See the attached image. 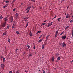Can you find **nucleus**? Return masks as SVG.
<instances>
[{
    "instance_id": "f257e3e1",
    "label": "nucleus",
    "mask_w": 73,
    "mask_h": 73,
    "mask_svg": "<svg viewBox=\"0 0 73 73\" xmlns=\"http://www.w3.org/2000/svg\"><path fill=\"white\" fill-rule=\"evenodd\" d=\"M2 27H4L6 26V22H4L1 25Z\"/></svg>"
},
{
    "instance_id": "f03ea898",
    "label": "nucleus",
    "mask_w": 73,
    "mask_h": 73,
    "mask_svg": "<svg viewBox=\"0 0 73 73\" xmlns=\"http://www.w3.org/2000/svg\"><path fill=\"white\" fill-rule=\"evenodd\" d=\"M62 47H65L66 46V44H65V42H64L62 43Z\"/></svg>"
},
{
    "instance_id": "7ed1b4c3",
    "label": "nucleus",
    "mask_w": 73,
    "mask_h": 73,
    "mask_svg": "<svg viewBox=\"0 0 73 73\" xmlns=\"http://www.w3.org/2000/svg\"><path fill=\"white\" fill-rule=\"evenodd\" d=\"M0 66L1 68H2L3 70H4V64H1Z\"/></svg>"
},
{
    "instance_id": "20e7f679",
    "label": "nucleus",
    "mask_w": 73,
    "mask_h": 73,
    "mask_svg": "<svg viewBox=\"0 0 73 73\" xmlns=\"http://www.w3.org/2000/svg\"><path fill=\"white\" fill-rule=\"evenodd\" d=\"M70 15H69V14H67V15L66 17V19H68V18H70Z\"/></svg>"
},
{
    "instance_id": "39448f33",
    "label": "nucleus",
    "mask_w": 73,
    "mask_h": 73,
    "mask_svg": "<svg viewBox=\"0 0 73 73\" xmlns=\"http://www.w3.org/2000/svg\"><path fill=\"white\" fill-rule=\"evenodd\" d=\"M55 55L56 57H58L59 55H60V54L58 53H56L55 54Z\"/></svg>"
},
{
    "instance_id": "423d86ee",
    "label": "nucleus",
    "mask_w": 73,
    "mask_h": 73,
    "mask_svg": "<svg viewBox=\"0 0 73 73\" xmlns=\"http://www.w3.org/2000/svg\"><path fill=\"white\" fill-rule=\"evenodd\" d=\"M50 35H48L47 36L46 38V41H47V40L48 39V38L49 37V36H50Z\"/></svg>"
},
{
    "instance_id": "0eeeda50",
    "label": "nucleus",
    "mask_w": 73,
    "mask_h": 73,
    "mask_svg": "<svg viewBox=\"0 0 73 73\" xmlns=\"http://www.w3.org/2000/svg\"><path fill=\"white\" fill-rule=\"evenodd\" d=\"M29 35H30V37H32V32H31V31H30Z\"/></svg>"
},
{
    "instance_id": "6e6552de",
    "label": "nucleus",
    "mask_w": 73,
    "mask_h": 73,
    "mask_svg": "<svg viewBox=\"0 0 73 73\" xmlns=\"http://www.w3.org/2000/svg\"><path fill=\"white\" fill-rule=\"evenodd\" d=\"M66 38V36L64 35V36H62V39H63L64 40H65Z\"/></svg>"
},
{
    "instance_id": "1a4fd4ad",
    "label": "nucleus",
    "mask_w": 73,
    "mask_h": 73,
    "mask_svg": "<svg viewBox=\"0 0 73 73\" xmlns=\"http://www.w3.org/2000/svg\"><path fill=\"white\" fill-rule=\"evenodd\" d=\"M31 8V6H29V7H28L26 9V10H28L29 9H30Z\"/></svg>"
},
{
    "instance_id": "9d476101",
    "label": "nucleus",
    "mask_w": 73,
    "mask_h": 73,
    "mask_svg": "<svg viewBox=\"0 0 73 73\" xmlns=\"http://www.w3.org/2000/svg\"><path fill=\"white\" fill-rule=\"evenodd\" d=\"M16 26V25L15 24H14L13 25L12 28H15V26Z\"/></svg>"
},
{
    "instance_id": "9b49d317",
    "label": "nucleus",
    "mask_w": 73,
    "mask_h": 73,
    "mask_svg": "<svg viewBox=\"0 0 73 73\" xmlns=\"http://www.w3.org/2000/svg\"><path fill=\"white\" fill-rule=\"evenodd\" d=\"M42 40H43V39H40V40H39L38 42H39V43L41 42L42 41Z\"/></svg>"
},
{
    "instance_id": "f8f14e48",
    "label": "nucleus",
    "mask_w": 73,
    "mask_h": 73,
    "mask_svg": "<svg viewBox=\"0 0 73 73\" xmlns=\"http://www.w3.org/2000/svg\"><path fill=\"white\" fill-rule=\"evenodd\" d=\"M52 60V61H54V57H52L51 58Z\"/></svg>"
},
{
    "instance_id": "ddd939ff",
    "label": "nucleus",
    "mask_w": 73,
    "mask_h": 73,
    "mask_svg": "<svg viewBox=\"0 0 73 73\" xmlns=\"http://www.w3.org/2000/svg\"><path fill=\"white\" fill-rule=\"evenodd\" d=\"M16 33H17V35H20V33H19V32L18 31H16Z\"/></svg>"
},
{
    "instance_id": "4468645a",
    "label": "nucleus",
    "mask_w": 73,
    "mask_h": 73,
    "mask_svg": "<svg viewBox=\"0 0 73 73\" xmlns=\"http://www.w3.org/2000/svg\"><path fill=\"white\" fill-rule=\"evenodd\" d=\"M32 56V54H29V57H31V56Z\"/></svg>"
},
{
    "instance_id": "2eb2a0df",
    "label": "nucleus",
    "mask_w": 73,
    "mask_h": 73,
    "mask_svg": "<svg viewBox=\"0 0 73 73\" xmlns=\"http://www.w3.org/2000/svg\"><path fill=\"white\" fill-rule=\"evenodd\" d=\"M13 17H12L11 19V22H13Z\"/></svg>"
},
{
    "instance_id": "dca6fc26",
    "label": "nucleus",
    "mask_w": 73,
    "mask_h": 73,
    "mask_svg": "<svg viewBox=\"0 0 73 73\" xmlns=\"http://www.w3.org/2000/svg\"><path fill=\"white\" fill-rule=\"evenodd\" d=\"M11 41V40H10V39L8 38V42L9 43V44L10 43V42Z\"/></svg>"
},
{
    "instance_id": "f3484780",
    "label": "nucleus",
    "mask_w": 73,
    "mask_h": 73,
    "mask_svg": "<svg viewBox=\"0 0 73 73\" xmlns=\"http://www.w3.org/2000/svg\"><path fill=\"white\" fill-rule=\"evenodd\" d=\"M8 6H7V5H5V6H4L3 7L4 8H7V7Z\"/></svg>"
},
{
    "instance_id": "a211bd4d",
    "label": "nucleus",
    "mask_w": 73,
    "mask_h": 73,
    "mask_svg": "<svg viewBox=\"0 0 73 73\" xmlns=\"http://www.w3.org/2000/svg\"><path fill=\"white\" fill-rule=\"evenodd\" d=\"M60 59H61V58L59 57H58L57 58V60L58 61H59V60H60Z\"/></svg>"
},
{
    "instance_id": "6ab92c4d",
    "label": "nucleus",
    "mask_w": 73,
    "mask_h": 73,
    "mask_svg": "<svg viewBox=\"0 0 73 73\" xmlns=\"http://www.w3.org/2000/svg\"><path fill=\"white\" fill-rule=\"evenodd\" d=\"M6 34L7 33H6V32H5L3 33V36H5V35H6Z\"/></svg>"
},
{
    "instance_id": "aec40b11",
    "label": "nucleus",
    "mask_w": 73,
    "mask_h": 73,
    "mask_svg": "<svg viewBox=\"0 0 73 73\" xmlns=\"http://www.w3.org/2000/svg\"><path fill=\"white\" fill-rule=\"evenodd\" d=\"M27 46L28 48V49H29V48H30V46L28 44H27Z\"/></svg>"
},
{
    "instance_id": "412c9836",
    "label": "nucleus",
    "mask_w": 73,
    "mask_h": 73,
    "mask_svg": "<svg viewBox=\"0 0 73 73\" xmlns=\"http://www.w3.org/2000/svg\"><path fill=\"white\" fill-rule=\"evenodd\" d=\"M41 31H38L37 33V34H38L39 33H41Z\"/></svg>"
},
{
    "instance_id": "4be33fe9",
    "label": "nucleus",
    "mask_w": 73,
    "mask_h": 73,
    "mask_svg": "<svg viewBox=\"0 0 73 73\" xmlns=\"http://www.w3.org/2000/svg\"><path fill=\"white\" fill-rule=\"evenodd\" d=\"M4 19L5 20V21H8V19H7V17L5 18Z\"/></svg>"
},
{
    "instance_id": "5701e85b",
    "label": "nucleus",
    "mask_w": 73,
    "mask_h": 73,
    "mask_svg": "<svg viewBox=\"0 0 73 73\" xmlns=\"http://www.w3.org/2000/svg\"><path fill=\"white\" fill-rule=\"evenodd\" d=\"M42 49H44V47L45 46V45H42Z\"/></svg>"
},
{
    "instance_id": "b1692460",
    "label": "nucleus",
    "mask_w": 73,
    "mask_h": 73,
    "mask_svg": "<svg viewBox=\"0 0 73 73\" xmlns=\"http://www.w3.org/2000/svg\"><path fill=\"white\" fill-rule=\"evenodd\" d=\"M57 33H55V38H56V37H57Z\"/></svg>"
},
{
    "instance_id": "393cba45",
    "label": "nucleus",
    "mask_w": 73,
    "mask_h": 73,
    "mask_svg": "<svg viewBox=\"0 0 73 73\" xmlns=\"http://www.w3.org/2000/svg\"><path fill=\"white\" fill-rule=\"evenodd\" d=\"M19 16V14H18L17 13H16L15 14V16Z\"/></svg>"
},
{
    "instance_id": "a878e982",
    "label": "nucleus",
    "mask_w": 73,
    "mask_h": 73,
    "mask_svg": "<svg viewBox=\"0 0 73 73\" xmlns=\"http://www.w3.org/2000/svg\"><path fill=\"white\" fill-rule=\"evenodd\" d=\"M6 2L7 3V4H9V1H6Z\"/></svg>"
},
{
    "instance_id": "bb28decb",
    "label": "nucleus",
    "mask_w": 73,
    "mask_h": 73,
    "mask_svg": "<svg viewBox=\"0 0 73 73\" xmlns=\"http://www.w3.org/2000/svg\"><path fill=\"white\" fill-rule=\"evenodd\" d=\"M23 20H28V18L25 17L23 19Z\"/></svg>"
},
{
    "instance_id": "cd10ccee",
    "label": "nucleus",
    "mask_w": 73,
    "mask_h": 73,
    "mask_svg": "<svg viewBox=\"0 0 73 73\" xmlns=\"http://www.w3.org/2000/svg\"><path fill=\"white\" fill-rule=\"evenodd\" d=\"M61 19V18L60 17V18H58L57 19L59 21H60V19Z\"/></svg>"
},
{
    "instance_id": "c85d7f7f",
    "label": "nucleus",
    "mask_w": 73,
    "mask_h": 73,
    "mask_svg": "<svg viewBox=\"0 0 73 73\" xmlns=\"http://www.w3.org/2000/svg\"><path fill=\"white\" fill-rule=\"evenodd\" d=\"M45 23H43L41 24V26H42V25H45Z\"/></svg>"
},
{
    "instance_id": "c756f323",
    "label": "nucleus",
    "mask_w": 73,
    "mask_h": 73,
    "mask_svg": "<svg viewBox=\"0 0 73 73\" xmlns=\"http://www.w3.org/2000/svg\"><path fill=\"white\" fill-rule=\"evenodd\" d=\"M69 26H68L66 27V29H67V28H69Z\"/></svg>"
},
{
    "instance_id": "7c9ffc66",
    "label": "nucleus",
    "mask_w": 73,
    "mask_h": 73,
    "mask_svg": "<svg viewBox=\"0 0 73 73\" xmlns=\"http://www.w3.org/2000/svg\"><path fill=\"white\" fill-rule=\"evenodd\" d=\"M31 1L33 2V3H35V0H31Z\"/></svg>"
},
{
    "instance_id": "2f4dec72",
    "label": "nucleus",
    "mask_w": 73,
    "mask_h": 73,
    "mask_svg": "<svg viewBox=\"0 0 73 73\" xmlns=\"http://www.w3.org/2000/svg\"><path fill=\"white\" fill-rule=\"evenodd\" d=\"M64 31H63L60 34V35H62L63 33H64Z\"/></svg>"
},
{
    "instance_id": "473e14b6",
    "label": "nucleus",
    "mask_w": 73,
    "mask_h": 73,
    "mask_svg": "<svg viewBox=\"0 0 73 73\" xmlns=\"http://www.w3.org/2000/svg\"><path fill=\"white\" fill-rule=\"evenodd\" d=\"M41 37H42V34L39 37V38H41Z\"/></svg>"
},
{
    "instance_id": "72a5a7b5",
    "label": "nucleus",
    "mask_w": 73,
    "mask_h": 73,
    "mask_svg": "<svg viewBox=\"0 0 73 73\" xmlns=\"http://www.w3.org/2000/svg\"><path fill=\"white\" fill-rule=\"evenodd\" d=\"M5 59L3 58V62H5Z\"/></svg>"
},
{
    "instance_id": "f704fd0d",
    "label": "nucleus",
    "mask_w": 73,
    "mask_h": 73,
    "mask_svg": "<svg viewBox=\"0 0 73 73\" xmlns=\"http://www.w3.org/2000/svg\"><path fill=\"white\" fill-rule=\"evenodd\" d=\"M29 12V10H28L27 11V13H28Z\"/></svg>"
},
{
    "instance_id": "c9c22d12",
    "label": "nucleus",
    "mask_w": 73,
    "mask_h": 73,
    "mask_svg": "<svg viewBox=\"0 0 73 73\" xmlns=\"http://www.w3.org/2000/svg\"><path fill=\"white\" fill-rule=\"evenodd\" d=\"M15 10H16V8H14V9H13V12H15Z\"/></svg>"
},
{
    "instance_id": "e433bc0d",
    "label": "nucleus",
    "mask_w": 73,
    "mask_h": 73,
    "mask_svg": "<svg viewBox=\"0 0 73 73\" xmlns=\"http://www.w3.org/2000/svg\"><path fill=\"white\" fill-rule=\"evenodd\" d=\"M0 19H3V16L2 15H1Z\"/></svg>"
},
{
    "instance_id": "4c0bfd02",
    "label": "nucleus",
    "mask_w": 73,
    "mask_h": 73,
    "mask_svg": "<svg viewBox=\"0 0 73 73\" xmlns=\"http://www.w3.org/2000/svg\"><path fill=\"white\" fill-rule=\"evenodd\" d=\"M11 4L12 5H14V2H12L11 3Z\"/></svg>"
},
{
    "instance_id": "58836bf2",
    "label": "nucleus",
    "mask_w": 73,
    "mask_h": 73,
    "mask_svg": "<svg viewBox=\"0 0 73 73\" xmlns=\"http://www.w3.org/2000/svg\"><path fill=\"white\" fill-rule=\"evenodd\" d=\"M34 49H36V47H35V45H34V47L33 48Z\"/></svg>"
},
{
    "instance_id": "ea45409f",
    "label": "nucleus",
    "mask_w": 73,
    "mask_h": 73,
    "mask_svg": "<svg viewBox=\"0 0 73 73\" xmlns=\"http://www.w3.org/2000/svg\"><path fill=\"white\" fill-rule=\"evenodd\" d=\"M43 73H46V72H45V70H44L43 71Z\"/></svg>"
},
{
    "instance_id": "a19ab883",
    "label": "nucleus",
    "mask_w": 73,
    "mask_h": 73,
    "mask_svg": "<svg viewBox=\"0 0 73 73\" xmlns=\"http://www.w3.org/2000/svg\"><path fill=\"white\" fill-rule=\"evenodd\" d=\"M70 23H72V22H73V19L71 20L70 21Z\"/></svg>"
},
{
    "instance_id": "79ce46f5",
    "label": "nucleus",
    "mask_w": 73,
    "mask_h": 73,
    "mask_svg": "<svg viewBox=\"0 0 73 73\" xmlns=\"http://www.w3.org/2000/svg\"><path fill=\"white\" fill-rule=\"evenodd\" d=\"M10 28V26H7V28L8 29H9V28Z\"/></svg>"
},
{
    "instance_id": "37998d69",
    "label": "nucleus",
    "mask_w": 73,
    "mask_h": 73,
    "mask_svg": "<svg viewBox=\"0 0 73 73\" xmlns=\"http://www.w3.org/2000/svg\"><path fill=\"white\" fill-rule=\"evenodd\" d=\"M71 34H72V36L73 37V32H72Z\"/></svg>"
},
{
    "instance_id": "c03bdc74",
    "label": "nucleus",
    "mask_w": 73,
    "mask_h": 73,
    "mask_svg": "<svg viewBox=\"0 0 73 73\" xmlns=\"http://www.w3.org/2000/svg\"><path fill=\"white\" fill-rule=\"evenodd\" d=\"M28 23H29V22H27V24L26 25V26H28Z\"/></svg>"
},
{
    "instance_id": "a18cd8bd",
    "label": "nucleus",
    "mask_w": 73,
    "mask_h": 73,
    "mask_svg": "<svg viewBox=\"0 0 73 73\" xmlns=\"http://www.w3.org/2000/svg\"><path fill=\"white\" fill-rule=\"evenodd\" d=\"M52 24H53V22H51L50 23L51 24H50V26H51V25H52Z\"/></svg>"
},
{
    "instance_id": "49530a36",
    "label": "nucleus",
    "mask_w": 73,
    "mask_h": 73,
    "mask_svg": "<svg viewBox=\"0 0 73 73\" xmlns=\"http://www.w3.org/2000/svg\"><path fill=\"white\" fill-rule=\"evenodd\" d=\"M18 50V49H16L15 50V52H17V50Z\"/></svg>"
},
{
    "instance_id": "de8ad7c7",
    "label": "nucleus",
    "mask_w": 73,
    "mask_h": 73,
    "mask_svg": "<svg viewBox=\"0 0 73 73\" xmlns=\"http://www.w3.org/2000/svg\"><path fill=\"white\" fill-rule=\"evenodd\" d=\"M15 1H16V0H13V1L12 2L14 3V2H15Z\"/></svg>"
},
{
    "instance_id": "09e8293b",
    "label": "nucleus",
    "mask_w": 73,
    "mask_h": 73,
    "mask_svg": "<svg viewBox=\"0 0 73 73\" xmlns=\"http://www.w3.org/2000/svg\"><path fill=\"white\" fill-rule=\"evenodd\" d=\"M9 73H12V71H9Z\"/></svg>"
},
{
    "instance_id": "8fccbe9b",
    "label": "nucleus",
    "mask_w": 73,
    "mask_h": 73,
    "mask_svg": "<svg viewBox=\"0 0 73 73\" xmlns=\"http://www.w3.org/2000/svg\"><path fill=\"white\" fill-rule=\"evenodd\" d=\"M16 73H19V72H18V71H17L16 72Z\"/></svg>"
},
{
    "instance_id": "3c124183",
    "label": "nucleus",
    "mask_w": 73,
    "mask_h": 73,
    "mask_svg": "<svg viewBox=\"0 0 73 73\" xmlns=\"http://www.w3.org/2000/svg\"><path fill=\"white\" fill-rule=\"evenodd\" d=\"M25 72H26V73H28V71H27V70L25 71Z\"/></svg>"
},
{
    "instance_id": "603ef678",
    "label": "nucleus",
    "mask_w": 73,
    "mask_h": 73,
    "mask_svg": "<svg viewBox=\"0 0 73 73\" xmlns=\"http://www.w3.org/2000/svg\"><path fill=\"white\" fill-rule=\"evenodd\" d=\"M58 31L57 30L56 31V33H58Z\"/></svg>"
},
{
    "instance_id": "864d4df0",
    "label": "nucleus",
    "mask_w": 73,
    "mask_h": 73,
    "mask_svg": "<svg viewBox=\"0 0 73 73\" xmlns=\"http://www.w3.org/2000/svg\"><path fill=\"white\" fill-rule=\"evenodd\" d=\"M16 17H17V18H19V17L17 16H16Z\"/></svg>"
},
{
    "instance_id": "5fc2aeb1",
    "label": "nucleus",
    "mask_w": 73,
    "mask_h": 73,
    "mask_svg": "<svg viewBox=\"0 0 73 73\" xmlns=\"http://www.w3.org/2000/svg\"><path fill=\"white\" fill-rule=\"evenodd\" d=\"M63 0H62V1L61 2V3H62V2H63Z\"/></svg>"
},
{
    "instance_id": "6e6d98bb",
    "label": "nucleus",
    "mask_w": 73,
    "mask_h": 73,
    "mask_svg": "<svg viewBox=\"0 0 73 73\" xmlns=\"http://www.w3.org/2000/svg\"><path fill=\"white\" fill-rule=\"evenodd\" d=\"M50 26H50V25H48V26L47 27H50Z\"/></svg>"
},
{
    "instance_id": "4d7b16f0",
    "label": "nucleus",
    "mask_w": 73,
    "mask_h": 73,
    "mask_svg": "<svg viewBox=\"0 0 73 73\" xmlns=\"http://www.w3.org/2000/svg\"><path fill=\"white\" fill-rule=\"evenodd\" d=\"M56 17H57V16H56V15L55 16L54 18H56Z\"/></svg>"
},
{
    "instance_id": "13d9d810",
    "label": "nucleus",
    "mask_w": 73,
    "mask_h": 73,
    "mask_svg": "<svg viewBox=\"0 0 73 73\" xmlns=\"http://www.w3.org/2000/svg\"><path fill=\"white\" fill-rule=\"evenodd\" d=\"M73 62V60L71 61V63H72Z\"/></svg>"
},
{
    "instance_id": "bf43d9fd",
    "label": "nucleus",
    "mask_w": 73,
    "mask_h": 73,
    "mask_svg": "<svg viewBox=\"0 0 73 73\" xmlns=\"http://www.w3.org/2000/svg\"><path fill=\"white\" fill-rule=\"evenodd\" d=\"M1 58H4V57H3V56H1Z\"/></svg>"
},
{
    "instance_id": "052dcab7",
    "label": "nucleus",
    "mask_w": 73,
    "mask_h": 73,
    "mask_svg": "<svg viewBox=\"0 0 73 73\" xmlns=\"http://www.w3.org/2000/svg\"><path fill=\"white\" fill-rule=\"evenodd\" d=\"M22 5H23V3H22L21 4V5H20V6H21Z\"/></svg>"
},
{
    "instance_id": "680f3d73",
    "label": "nucleus",
    "mask_w": 73,
    "mask_h": 73,
    "mask_svg": "<svg viewBox=\"0 0 73 73\" xmlns=\"http://www.w3.org/2000/svg\"><path fill=\"white\" fill-rule=\"evenodd\" d=\"M27 20V19H25V20L24 21H26Z\"/></svg>"
},
{
    "instance_id": "e2e57ef3",
    "label": "nucleus",
    "mask_w": 73,
    "mask_h": 73,
    "mask_svg": "<svg viewBox=\"0 0 73 73\" xmlns=\"http://www.w3.org/2000/svg\"><path fill=\"white\" fill-rule=\"evenodd\" d=\"M48 73H50V71H48Z\"/></svg>"
},
{
    "instance_id": "0e129e2a",
    "label": "nucleus",
    "mask_w": 73,
    "mask_h": 73,
    "mask_svg": "<svg viewBox=\"0 0 73 73\" xmlns=\"http://www.w3.org/2000/svg\"><path fill=\"white\" fill-rule=\"evenodd\" d=\"M50 24H51L50 23H48V25H50Z\"/></svg>"
},
{
    "instance_id": "69168bd1",
    "label": "nucleus",
    "mask_w": 73,
    "mask_h": 73,
    "mask_svg": "<svg viewBox=\"0 0 73 73\" xmlns=\"http://www.w3.org/2000/svg\"><path fill=\"white\" fill-rule=\"evenodd\" d=\"M12 7H13L14 6V5H12Z\"/></svg>"
},
{
    "instance_id": "338daca9",
    "label": "nucleus",
    "mask_w": 73,
    "mask_h": 73,
    "mask_svg": "<svg viewBox=\"0 0 73 73\" xmlns=\"http://www.w3.org/2000/svg\"><path fill=\"white\" fill-rule=\"evenodd\" d=\"M39 72H40V71H41V70H39Z\"/></svg>"
},
{
    "instance_id": "774afa93",
    "label": "nucleus",
    "mask_w": 73,
    "mask_h": 73,
    "mask_svg": "<svg viewBox=\"0 0 73 73\" xmlns=\"http://www.w3.org/2000/svg\"><path fill=\"white\" fill-rule=\"evenodd\" d=\"M71 17L73 18V15L72 16H71Z\"/></svg>"
}]
</instances>
